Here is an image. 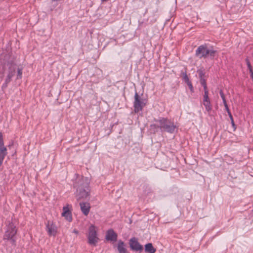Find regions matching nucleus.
Instances as JSON below:
<instances>
[{
    "instance_id": "nucleus-4",
    "label": "nucleus",
    "mask_w": 253,
    "mask_h": 253,
    "mask_svg": "<svg viewBox=\"0 0 253 253\" xmlns=\"http://www.w3.org/2000/svg\"><path fill=\"white\" fill-rule=\"evenodd\" d=\"M216 53V50L213 49H208L207 45L205 44L199 46L197 48L195 52V55L199 58H206L209 56L214 57Z\"/></svg>"
},
{
    "instance_id": "nucleus-14",
    "label": "nucleus",
    "mask_w": 253,
    "mask_h": 253,
    "mask_svg": "<svg viewBox=\"0 0 253 253\" xmlns=\"http://www.w3.org/2000/svg\"><path fill=\"white\" fill-rule=\"evenodd\" d=\"M0 153L7 154V149L4 145V142L1 132H0Z\"/></svg>"
},
{
    "instance_id": "nucleus-31",
    "label": "nucleus",
    "mask_w": 253,
    "mask_h": 253,
    "mask_svg": "<svg viewBox=\"0 0 253 253\" xmlns=\"http://www.w3.org/2000/svg\"><path fill=\"white\" fill-rule=\"evenodd\" d=\"M229 117H230V119H231V122H232V120H233L232 115L230 116Z\"/></svg>"
},
{
    "instance_id": "nucleus-20",
    "label": "nucleus",
    "mask_w": 253,
    "mask_h": 253,
    "mask_svg": "<svg viewBox=\"0 0 253 253\" xmlns=\"http://www.w3.org/2000/svg\"><path fill=\"white\" fill-rule=\"evenodd\" d=\"M200 83L204 87V90H208L207 86L206 80L204 78L200 79Z\"/></svg>"
},
{
    "instance_id": "nucleus-26",
    "label": "nucleus",
    "mask_w": 253,
    "mask_h": 253,
    "mask_svg": "<svg viewBox=\"0 0 253 253\" xmlns=\"http://www.w3.org/2000/svg\"><path fill=\"white\" fill-rule=\"evenodd\" d=\"M199 73L200 78V79L204 78L203 76H204V73H203V72L202 71L200 70V71H199Z\"/></svg>"
},
{
    "instance_id": "nucleus-19",
    "label": "nucleus",
    "mask_w": 253,
    "mask_h": 253,
    "mask_svg": "<svg viewBox=\"0 0 253 253\" xmlns=\"http://www.w3.org/2000/svg\"><path fill=\"white\" fill-rule=\"evenodd\" d=\"M207 101H210V99L209 97L208 90H204V94L203 96V102Z\"/></svg>"
},
{
    "instance_id": "nucleus-28",
    "label": "nucleus",
    "mask_w": 253,
    "mask_h": 253,
    "mask_svg": "<svg viewBox=\"0 0 253 253\" xmlns=\"http://www.w3.org/2000/svg\"><path fill=\"white\" fill-rule=\"evenodd\" d=\"M231 124H232V125L233 127H235V125L234 124V120H232V122H231Z\"/></svg>"
},
{
    "instance_id": "nucleus-3",
    "label": "nucleus",
    "mask_w": 253,
    "mask_h": 253,
    "mask_svg": "<svg viewBox=\"0 0 253 253\" xmlns=\"http://www.w3.org/2000/svg\"><path fill=\"white\" fill-rule=\"evenodd\" d=\"M17 233L16 226L12 222H10L7 225L6 230L3 237V240L10 241L11 244L15 246L16 240L15 236Z\"/></svg>"
},
{
    "instance_id": "nucleus-29",
    "label": "nucleus",
    "mask_w": 253,
    "mask_h": 253,
    "mask_svg": "<svg viewBox=\"0 0 253 253\" xmlns=\"http://www.w3.org/2000/svg\"><path fill=\"white\" fill-rule=\"evenodd\" d=\"M227 113H228V114L229 116H230L232 115V114H231V112H230V110H228V111H227Z\"/></svg>"
},
{
    "instance_id": "nucleus-21",
    "label": "nucleus",
    "mask_w": 253,
    "mask_h": 253,
    "mask_svg": "<svg viewBox=\"0 0 253 253\" xmlns=\"http://www.w3.org/2000/svg\"><path fill=\"white\" fill-rule=\"evenodd\" d=\"M22 75V69L21 68H18L17 69V79H21Z\"/></svg>"
},
{
    "instance_id": "nucleus-23",
    "label": "nucleus",
    "mask_w": 253,
    "mask_h": 253,
    "mask_svg": "<svg viewBox=\"0 0 253 253\" xmlns=\"http://www.w3.org/2000/svg\"><path fill=\"white\" fill-rule=\"evenodd\" d=\"M219 94H220V96H221V98H222V99L223 100V103H225L226 102V101L225 97V95L224 94V93H223L222 90L221 89L220 90Z\"/></svg>"
},
{
    "instance_id": "nucleus-18",
    "label": "nucleus",
    "mask_w": 253,
    "mask_h": 253,
    "mask_svg": "<svg viewBox=\"0 0 253 253\" xmlns=\"http://www.w3.org/2000/svg\"><path fill=\"white\" fill-rule=\"evenodd\" d=\"M160 128L159 124L157 125L156 124H152L150 125V129L154 133L158 131V129Z\"/></svg>"
},
{
    "instance_id": "nucleus-15",
    "label": "nucleus",
    "mask_w": 253,
    "mask_h": 253,
    "mask_svg": "<svg viewBox=\"0 0 253 253\" xmlns=\"http://www.w3.org/2000/svg\"><path fill=\"white\" fill-rule=\"evenodd\" d=\"M145 251L147 253H155L156 251L152 243H148L145 245Z\"/></svg>"
},
{
    "instance_id": "nucleus-16",
    "label": "nucleus",
    "mask_w": 253,
    "mask_h": 253,
    "mask_svg": "<svg viewBox=\"0 0 253 253\" xmlns=\"http://www.w3.org/2000/svg\"><path fill=\"white\" fill-rule=\"evenodd\" d=\"M203 105L205 107L206 110L209 113H210L211 111V109H212L211 101H204L203 102Z\"/></svg>"
},
{
    "instance_id": "nucleus-17",
    "label": "nucleus",
    "mask_w": 253,
    "mask_h": 253,
    "mask_svg": "<svg viewBox=\"0 0 253 253\" xmlns=\"http://www.w3.org/2000/svg\"><path fill=\"white\" fill-rule=\"evenodd\" d=\"M181 74L182 75L183 79L186 84H187L191 82L187 75L186 71L182 72Z\"/></svg>"
},
{
    "instance_id": "nucleus-9",
    "label": "nucleus",
    "mask_w": 253,
    "mask_h": 253,
    "mask_svg": "<svg viewBox=\"0 0 253 253\" xmlns=\"http://www.w3.org/2000/svg\"><path fill=\"white\" fill-rule=\"evenodd\" d=\"M46 228L47 233L50 236H55L57 232L56 225L51 221H48L46 224Z\"/></svg>"
},
{
    "instance_id": "nucleus-6",
    "label": "nucleus",
    "mask_w": 253,
    "mask_h": 253,
    "mask_svg": "<svg viewBox=\"0 0 253 253\" xmlns=\"http://www.w3.org/2000/svg\"><path fill=\"white\" fill-rule=\"evenodd\" d=\"M145 105V99L141 98L137 92H135L134 95V101L133 103L134 112L137 113L142 111Z\"/></svg>"
},
{
    "instance_id": "nucleus-7",
    "label": "nucleus",
    "mask_w": 253,
    "mask_h": 253,
    "mask_svg": "<svg viewBox=\"0 0 253 253\" xmlns=\"http://www.w3.org/2000/svg\"><path fill=\"white\" fill-rule=\"evenodd\" d=\"M88 240V243L93 246H95L98 242V238L97 237L96 231L93 226L89 228Z\"/></svg>"
},
{
    "instance_id": "nucleus-27",
    "label": "nucleus",
    "mask_w": 253,
    "mask_h": 253,
    "mask_svg": "<svg viewBox=\"0 0 253 253\" xmlns=\"http://www.w3.org/2000/svg\"><path fill=\"white\" fill-rule=\"evenodd\" d=\"M223 104H224V106H225V108L226 110L227 111H228V110H229V109L228 106V105H227V102H226L225 103H224Z\"/></svg>"
},
{
    "instance_id": "nucleus-25",
    "label": "nucleus",
    "mask_w": 253,
    "mask_h": 253,
    "mask_svg": "<svg viewBox=\"0 0 253 253\" xmlns=\"http://www.w3.org/2000/svg\"><path fill=\"white\" fill-rule=\"evenodd\" d=\"M187 84L188 85L190 91L192 92H194V88H193V85L192 84V83L190 82L187 83Z\"/></svg>"
},
{
    "instance_id": "nucleus-33",
    "label": "nucleus",
    "mask_w": 253,
    "mask_h": 253,
    "mask_svg": "<svg viewBox=\"0 0 253 253\" xmlns=\"http://www.w3.org/2000/svg\"><path fill=\"white\" fill-rule=\"evenodd\" d=\"M102 1H107L108 0H101Z\"/></svg>"
},
{
    "instance_id": "nucleus-30",
    "label": "nucleus",
    "mask_w": 253,
    "mask_h": 253,
    "mask_svg": "<svg viewBox=\"0 0 253 253\" xmlns=\"http://www.w3.org/2000/svg\"><path fill=\"white\" fill-rule=\"evenodd\" d=\"M73 232L75 233V234L78 233V231L76 229L74 230Z\"/></svg>"
},
{
    "instance_id": "nucleus-32",
    "label": "nucleus",
    "mask_w": 253,
    "mask_h": 253,
    "mask_svg": "<svg viewBox=\"0 0 253 253\" xmlns=\"http://www.w3.org/2000/svg\"><path fill=\"white\" fill-rule=\"evenodd\" d=\"M229 117H230V119H231V122H232V120H233L232 115L230 116Z\"/></svg>"
},
{
    "instance_id": "nucleus-24",
    "label": "nucleus",
    "mask_w": 253,
    "mask_h": 253,
    "mask_svg": "<svg viewBox=\"0 0 253 253\" xmlns=\"http://www.w3.org/2000/svg\"><path fill=\"white\" fill-rule=\"evenodd\" d=\"M246 61H247V66H248V68L249 70V71H250V73H251L252 72H253V69H252V67L248 59H246Z\"/></svg>"
},
{
    "instance_id": "nucleus-12",
    "label": "nucleus",
    "mask_w": 253,
    "mask_h": 253,
    "mask_svg": "<svg viewBox=\"0 0 253 253\" xmlns=\"http://www.w3.org/2000/svg\"><path fill=\"white\" fill-rule=\"evenodd\" d=\"M117 234L112 229L108 230L106 233V239L110 241H116Z\"/></svg>"
},
{
    "instance_id": "nucleus-11",
    "label": "nucleus",
    "mask_w": 253,
    "mask_h": 253,
    "mask_svg": "<svg viewBox=\"0 0 253 253\" xmlns=\"http://www.w3.org/2000/svg\"><path fill=\"white\" fill-rule=\"evenodd\" d=\"M81 210L83 213L87 216L90 211V206L89 203L87 202H81L80 203Z\"/></svg>"
},
{
    "instance_id": "nucleus-5",
    "label": "nucleus",
    "mask_w": 253,
    "mask_h": 253,
    "mask_svg": "<svg viewBox=\"0 0 253 253\" xmlns=\"http://www.w3.org/2000/svg\"><path fill=\"white\" fill-rule=\"evenodd\" d=\"M4 70H7V75L4 83L2 85V89H5L7 84L11 81V78L14 76L16 70V65L13 63H8L4 66Z\"/></svg>"
},
{
    "instance_id": "nucleus-22",
    "label": "nucleus",
    "mask_w": 253,
    "mask_h": 253,
    "mask_svg": "<svg viewBox=\"0 0 253 253\" xmlns=\"http://www.w3.org/2000/svg\"><path fill=\"white\" fill-rule=\"evenodd\" d=\"M7 155L6 154H2L0 153V167L1 166L3 160L5 158V157Z\"/></svg>"
},
{
    "instance_id": "nucleus-1",
    "label": "nucleus",
    "mask_w": 253,
    "mask_h": 253,
    "mask_svg": "<svg viewBox=\"0 0 253 253\" xmlns=\"http://www.w3.org/2000/svg\"><path fill=\"white\" fill-rule=\"evenodd\" d=\"M74 187L77 189L75 193L77 201L87 199L89 196V180L86 177L82 176L76 179Z\"/></svg>"
},
{
    "instance_id": "nucleus-8",
    "label": "nucleus",
    "mask_w": 253,
    "mask_h": 253,
    "mask_svg": "<svg viewBox=\"0 0 253 253\" xmlns=\"http://www.w3.org/2000/svg\"><path fill=\"white\" fill-rule=\"evenodd\" d=\"M129 244L130 249L132 251L141 252L143 250V246L140 244L138 239L135 237L132 238L129 240Z\"/></svg>"
},
{
    "instance_id": "nucleus-10",
    "label": "nucleus",
    "mask_w": 253,
    "mask_h": 253,
    "mask_svg": "<svg viewBox=\"0 0 253 253\" xmlns=\"http://www.w3.org/2000/svg\"><path fill=\"white\" fill-rule=\"evenodd\" d=\"M69 205H67V206L64 207L63 208V212L62 213V216L64 217L65 219L68 221L69 222H71L72 221V216L71 211H70L69 208Z\"/></svg>"
},
{
    "instance_id": "nucleus-13",
    "label": "nucleus",
    "mask_w": 253,
    "mask_h": 253,
    "mask_svg": "<svg viewBox=\"0 0 253 253\" xmlns=\"http://www.w3.org/2000/svg\"><path fill=\"white\" fill-rule=\"evenodd\" d=\"M126 246V245L123 241L119 240L117 245V249L119 253H128Z\"/></svg>"
},
{
    "instance_id": "nucleus-2",
    "label": "nucleus",
    "mask_w": 253,
    "mask_h": 253,
    "mask_svg": "<svg viewBox=\"0 0 253 253\" xmlns=\"http://www.w3.org/2000/svg\"><path fill=\"white\" fill-rule=\"evenodd\" d=\"M154 121L159 124L160 128L162 131H166L171 133L174 131L175 126L168 119L161 118L159 120L155 119Z\"/></svg>"
}]
</instances>
